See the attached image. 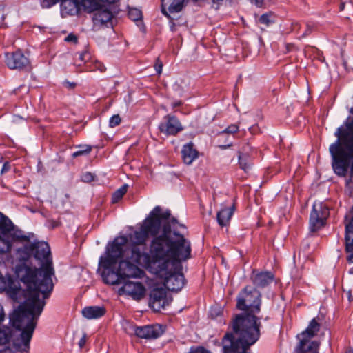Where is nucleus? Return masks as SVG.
<instances>
[{
  "label": "nucleus",
  "instance_id": "3",
  "mask_svg": "<svg viewBox=\"0 0 353 353\" xmlns=\"http://www.w3.org/2000/svg\"><path fill=\"white\" fill-rule=\"evenodd\" d=\"M179 233L172 231L169 225H165L163 234L154 237L150 246V253L147 252L146 245H132L124 254V257L130 261L148 269L152 273L162 272L161 267L165 264V259L172 256L173 248L170 246L174 241V236Z\"/></svg>",
  "mask_w": 353,
  "mask_h": 353
},
{
  "label": "nucleus",
  "instance_id": "13",
  "mask_svg": "<svg viewBox=\"0 0 353 353\" xmlns=\"http://www.w3.org/2000/svg\"><path fill=\"white\" fill-rule=\"evenodd\" d=\"M113 14L112 12L105 6H100L93 14V29L99 30L103 27H108L112 24Z\"/></svg>",
  "mask_w": 353,
  "mask_h": 353
},
{
  "label": "nucleus",
  "instance_id": "10",
  "mask_svg": "<svg viewBox=\"0 0 353 353\" xmlns=\"http://www.w3.org/2000/svg\"><path fill=\"white\" fill-rule=\"evenodd\" d=\"M122 283H123V286L119 289L120 295L125 294L137 301H139L144 297L145 288L141 283L127 280L123 281Z\"/></svg>",
  "mask_w": 353,
  "mask_h": 353
},
{
  "label": "nucleus",
  "instance_id": "55",
  "mask_svg": "<svg viewBox=\"0 0 353 353\" xmlns=\"http://www.w3.org/2000/svg\"><path fill=\"white\" fill-rule=\"evenodd\" d=\"M3 13V7L0 5V14Z\"/></svg>",
  "mask_w": 353,
  "mask_h": 353
},
{
  "label": "nucleus",
  "instance_id": "46",
  "mask_svg": "<svg viewBox=\"0 0 353 353\" xmlns=\"http://www.w3.org/2000/svg\"><path fill=\"white\" fill-rule=\"evenodd\" d=\"M86 340H87V335H86V334H83L82 338L79 341V346L80 348L83 347V346L85 345V344L86 343Z\"/></svg>",
  "mask_w": 353,
  "mask_h": 353
},
{
  "label": "nucleus",
  "instance_id": "58",
  "mask_svg": "<svg viewBox=\"0 0 353 353\" xmlns=\"http://www.w3.org/2000/svg\"><path fill=\"white\" fill-rule=\"evenodd\" d=\"M350 214H351L350 215L353 216V206H352V209Z\"/></svg>",
  "mask_w": 353,
  "mask_h": 353
},
{
  "label": "nucleus",
  "instance_id": "21",
  "mask_svg": "<svg viewBox=\"0 0 353 353\" xmlns=\"http://www.w3.org/2000/svg\"><path fill=\"white\" fill-rule=\"evenodd\" d=\"M255 150L252 149L249 145L243 148V151L239 152V163L240 168L248 172L251 167V157Z\"/></svg>",
  "mask_w": 353,
  "mask_h": 353
},
{
  "label": "nucleus",
  "instance_id": "56",
  "mask_svg": "<svg viewBox=\"0 0 353 353\" xmlns=\"http://www.w3.org/2000/svg\"><path fill=\"white\" fill-rule=\"evenodd\" d=\"M230 146V145H228V147ZM221 148H223V149H225L227 148V146L225 145H223V146H221Z\"/></svg>",
  "mask_w": 353,
  "mask_h": 353
},
{
  "label": "nucleus",
  "instance_id": "37",
  "mask_svg": "<svg viewBox=\"0 0 353 353\" xmlns=\"http://www.w3.org/2000/svg\"><path fill=\"white\" fill-rule=\"evenodd\" d=\"M239 127L236 124H232L225 129L221 134H234L239 131Z\"/></svg>",
  "mask_w": 353,
  "mask_h": 353
},
{
  "label": "nucleus",
  "instance_id": "24",
  "mask_svg": "<svg viewBox=\"0 0 353 353\" xmlns=\"http://www.w3.org/2000/svg\"><path fill=\"white\" fill-rule=\"evenodd\" d=\"M181 156L183 162L190 165L199 157V152L194 148V144L190 142L183 146Z\"/></svg>",
  "mask_w": 353,
  "mask_h": 353
},
{
  "label": "nucleus",
  "instance_id": "30",
  "mask_svg": "<svg viewBox=\"0 0 353 353\" xmlns=\"http://www.w3.org/2000/svg\"><path fill=\"white\" fill-rule=\"evenodd\" d=\"M147 232L141 226L139 231H136L134 234V245H145V241L148 237Z\"/></svg>",
  "mask_w": 353,
  "mask_h": 353
},
{
  "label": "nucleus",
  "instance_id": "59",
  "mask_svg": "<svg viewBox=\"0 0 353 353\" xmlns=\"http://www.w3.org/2000/svg\"><path fill=\"white\" fill-rule=\"evenodd\" d=\"M347 353H353V352H352V351H350V352H347Z\"/></svg>",
  "mask_w": 353,
  "mask_h": 353
},
{
  "label": "nucleus",
  "instance_id": "5",
  "mask_svg": "<svg viewBox=\"0 0 353 353\" xmlns=\"http://www.w3.org/2000/svg\"><path fill=\"white\" fill-rule=\"evenodd\" d=\"M174 239L176 243H172L170 247L173 248L172 252L176 254L173 253L165 259L166 263L161 267L163 269L162 272L154 274L163 280V284L168 290L177 292L185 283L184 276L181 272V263L191 258L192 248L190 241L183 234L179 233Z\"/></svg>",
  "mask_w": 353,
  "mask_h": 353
},
{
  "label": "nucleus",
  "instance_id": "32",
  "mask_svg": "<svg viewBox=\"0 0 353 353\" xmlns=\"http://www.w3.org/2000/svg\"><path fill=\"white\" fill-rule=\"evenodd\" d=\"M127 185H124L114 192L112 196V202L115 203L118 202L126 193Z\"/></svg>",
  "mask_w": 353,
  "mask_h": 353
},
{
  "label": "nucleus",
  "instance_id": "28",
  "mask_svg": "<svg viewBox=\"0 0 353 353\" xmlns=\"http://www.w3.org/2000/svg\"><path fill=\"white\" fill-rule=\"evenodd\" d=\"M100 6L101 5L97 0H79L80 11L94 13Z\"/></svg>",
  "mask_w": 353,
  "mask_h": 353
},
{
  "label": "nucleus",
  "instance_id": "39",
  "mask_svg": "<svg viewBox=\"0 0 353 353\" xmlns=\"http://www.w3.org/2000/svg\"><path fill=\"white\" fill-rule=\"evenodd\" d=\"M314 24L310 23H307L306 30H305V32H303V34L301 35V37L303 38V37H305L308 36L309 34H310L311 32H312V30H314Z\"/></svg>",
  "mask_w": 353,
  "mask_h": 353
},
{
  "label": "nucleus",
  "instance_id": "51",
  "mask_svg": "<svg viewBox=\"0 0 353 353\" xmlns=\"http://www.w3.org/2000/svg\"><path fill=\"white\" fill-rule=\"evenodd\" d=\"M4 312L2 306L0 305V322L4 319Z\"/></svg>",
  "mask_w": 353,
  "mask_h": 353
},
{
  "label": "nucleus",
  "instance_id": "53",
  "mask_svg": "<svg viewBox=\"0 0 353 353\" xmlns=\"http://www.w3.org/2000/svg\"><path fill=\"white\" fill-rule=\"evenodd\" d=\"M347 294H348V299H349L350 301H351L352 300V294H351V291L350 290H349L347 292Z\"/></svg>",
  "mask_w": 353,
  "mask_h": 353
},
{
  "label": "nucleus",
  "instance_id": "2",
  "mask_svg": "<svg viewBox=\"0 0 353 353\" xmlns=\"http://www.w3.org/2000/svg\"><path fill=\"white\" fill-rule=\"evenodd\" d=\"M261 297L260 292L250 286L244 288L239 294L236 307L245 313L236 315L231 321V330L222 340L224 353H248L259 339L261 323L255 314L260 312Z\"/></svg>",
  "mask_w": 353,
  "mask_h": 353
},
{
  "label": "nucleus",
  "instance_id": "57",
  "mask_svg": "<svg viewBox=\"0 0 353 353\" xmlns=\"http://www.w3.org/2000/svg\"><path fill=\"white\" fill-rule=\"evenodd\" d=\"M343 8H344V4H343V3H342V4L341 5V10H343Z\"/></svg>",
  "mask_w": 353,
  "mask_h": 353
},
{
  "label": "nucleus",
  "instance_id": "6",
  "mask_svg": "<svg viewBox=\"0 0 353 353\" xmlns=\"http://www.w3.org/2000/svg\"><path fill=\"white\" fill-rule=\"evenodd\" d=\"M34 259L39 261V268L42 279L40 283V292L42 299H48L54 288L52 276L54 275L52 260L48 244L46 242L31 243Z\"/></svg>",
  "mask_w": 353,
  "mask_h": 353
},
{
  "label": "nucleus",
  "instance_id": "23",
  "mask_svg": "<svg viewBox=\"0 0 353 353\" xmlns=\"http://www.w3.org/2000/svg\"><path fill=\"white\" fill-rule=\"evenodd\" d=\"M101 276L103 281L107 284L117 285L123 283V279L119 274V270L117 272L111 270V268H103Z\"/></svg>",
  "mask_w": 353,
  "mask_h": 353
},
{
  "label": "nucleus",
  "instance_id": "15",
  "mask_svg": "<svg viewBox=\"0 0 353 353\" xmlns=\"http://www.w3.org/2000/svg\"><path fill=\"white\" fill-rule=\"evenodd\" d=\"M164 330L159 324L137 327L134 328L135 334L142 339H154L163 334Z\"/></svg>",
  "mask_w": 353,
  "mask_h": 353
},
{
  "label": "nucleus",
  "instance_id": "35",
  "mask_svg": "<svg viewBox=\"0 0 353 353\" xmlns=\"http://www.w3.org/2000/svg\"><path fill=\"white\" fill-rule=\"evenodd\" d=\"M121 122V119L119 114L113 115L109 121V126L110 128H114L119 125Z\"/></svg>",
  "mask_w": 353,
  "mask_h": 353
},
{
  "label": "nucleus",
  "instance_id": "43",
  "mask_svg": "<svg viewBox=\"0 0 353 353\" xmlns=\"http://www.w3.org/2000/svg\"><path fill=\"white\" fill-rule=\"evenodd\" d=\"M189 353H210L202 347H198L195 349L192 348Z\"/></svg>",
  "mask_w": 353,
  "mask_h": 353
},
{
  "label": "nucleus",
  "instance_id": "54",
  "mask_svg": "<svg viewBox=\"0 0 353 353\" xmlns=\"http://www.w3.org/2000/svg\"><path fill=\"white\" fill-rule=\"evenodd\" d=\"M99 69L100 70V71H101V72H103V71H105V68L104 67V65H101L99 67Z\"/></svg>",
  "mask_w": 353,
  "mask_h": 353
},
{
  "label": "nucleus",
  "instance_id": "8",
  "mask_svg": "<svg viewBox=\"0 0 353 353\" xmlns=\"http://www.w3.org/2000/svg\"><path fill=\"white\" fill-rule=\"evenodd\" d=\"M128 243L125 236H118L109 245L105 251V256H101L99 260V265L101 268H111L116 264L121 256L124 257L126 250H123Z\"/></svg>",
  "mask_w": 353,
  "mask_h": 353
},
{
  "label": "nucleus",
  "instance_id": "38",
  "mask_svg": "<svg viewBox=\"0 0 353 353\" xmlns=\"http://www.w3.org/2000/svg\"><path fill=\"white\" fill-rule=\"evenodd\" d=\"M270 18V14H267V13L263 14L260 17L259 22L263 24H265L266 26H268L272 22Z\"/></svg>",
  "mask_w": 353,
  "mask_h": 353
},
{
  "label": "nucleus",
  "instance_id": "49",
  "mask_svg": "<svg viewBox=\"0 0 353 353\" xmlns=\"http://www.w3.org/2000/svg\"><path fill=\"white\" fill-rule=\"evenodd\" d=\"M173 89L176 91H182L183 90L181 86L177 83H175L173 85Z\"/></svg>",
  "mask_w": 353,
  "mask_h": 353
},
{
  "label": "nucleus",
  "instance_id": "48",
  "mask_svg": "<svg viewBox=\"0 0 353 353\" xmlns=\"http://www.w3.org/2000/svg\"><path fill=\"white\" fill-rule=\"evenodd\" d=\"M251 2L256 6L261 8L263 6V0H251Z\"/></svg>",
  "mask_w": 353,
  "mask_h": 353
},
{
  "label": "nucleus",
  "instance_id": "12",
  "mask_svg": "<svg viewBox=\"0 0 353 353\" xmlns=\"http://www.w3.org/2000/svg\"><path fill=\"white\" fill-rule=\"evenodd\" d=\"M5 57L6 63L10 69L22 70L30 65L28 57L21 50L6 53Z\"/></svg>",
  "mask_w": 353,
  "mask_h": 353
},
{
  "label": "nucleus",
  "instance_id": "34",
  "mask_svg": "<svg viewBox=\"0 0 353 353\" xmlns=\"http://www.w3.org/2000/svg\"><path fill=\"white\" fill-rule=\"evenodd\" d=\"M128 16L130 19L136 21L141 19L142 13L139 9L130 8L128 11Z\"/></svg>",
  "mask_w": 353,
  "mask_h": 353
},
{
  "label": "nucleus",
  "instance_id": "36",
  "mask_svg": "<svg viewBox=\"0 0 353 353\" xmlns=\"http://www.w3.org/2000/svg\"><path fill=\"white\" fill-rule=\"evenodd\" d=\"M60 1L61 0H41V6L43 8H50Z\"/></svg>",
  "mask_w": 353,
  "mask_h": 353
},
{
  "label": "nucleus",
  "instance_id": "25",
  "mask_svg": "<svg viewBox=\"0 0 353 353\" xmlns=\"http://www.w3.org/2000/svg\"><path fill=\"white\" fill-rule=\"evenodd\" d=\"M234 209L235 207L233 205L230 208H224L217 212L216 219L220 226L223 227L228 225Z\"/></svg>",
  "mask_w": 353,
  "mask_h": 353
},
{
  "label": "nucleus",
  "instance_id": "16",
  "mask_svg": "<svg viewBox=\"0 0 353 353\" xmlns=\"http://www.w3.org/2000/svg\"><path fill=\"white\" fill-rule=\"evenodd\" d=\"M118 270L123 281H127L126 278L137 277L143 273L136 263L127 259L120 261Z\"/></svg>",
  "mask_w": 353,
  "mask_h": 353
},
{
  "label": "nucleus",
  "instance_id": "40",
  "mask_svg": "<svg viewBox=\"0 0 353 353\" xmlns=\"http://www.w3.org/2000/svg\"><path fill=\"white\" fill-rule=\"evenodd\" d=\"M81 180L86 183L91 182L94 180V175L90 172H85L82 174Z\"/></svg>",
  "mask_w": 353,
  "mask_h": 353
},
{
  "label": "nucleus",
  "instance_id": "1",
  "mask_svg": "<svg viewBox=\"0 0 353 353\" xmlns=\"http://www.w3.org/2000/svg\"><path fill=\"white\" fill-rule=\"evenodd\" d=\"M17 259L19 264L15 268L16 274L26 286V300L18 307L10 321L14 327L21 330L20 338L14 341L13 345L16 350L24 353L29 350L30 341L46 302L45 299L40 298L42 278L39 269L32 265L34 256L31 243H28L17 250Z\"/></svg>",
  "mask_w": 353,
  "mask_h": 353
},
{
  "label": "nucleus",
  "instance_id": "45",
  "mask_svg": "<svg viewBox=\"0 0 353 353\" xmlns=\"http://www.w3.org/2000/svg\"><path fill=\"white\" fill-rule=\"evenodd\" d=\"M63 85L65 87H66L68 89H70V90L74 89L77 85V84L75 83L69 82L68 81H65L63 82Z\"/></svg>",
  "mask_w": 353,
  "mask_h": 353
},
{
  "label": "nucleus",
  "instance_id": "47",
  "mask_svg": "<svg viewBox=\"0 0 353 353\" xmlns=\"http://www.w3.org/2000/svg\"><path fill=\"white\" fill-rule=\"evenodd\" d=\"M300 28H301V26H300L299 23L294 22V23H292V31L296 32H299V31L300 30Z\"/></svg>",
  "mask_w": 353,
  "mask_h": 353
},
{
  "label": "nucleus",
  "instance_id": "11",
  "mask_svg": "<svg viewBox=\"0 0 353 353\" xmlns=\"http://www.w3.org/2000/svg\"><path fill=\"white\" fill-rule=\"evenodd\" d=\"M172 300V298L167 296L166 291L162 288H154L150 292V306L156 312L165 308Z\"/></svg>",
  "mask_w": 353,
  "mask_h": 353
},
{
  "label": "nucleus",
  "instance_id": "50",
  "mask_svg": "<svg viewBox=\"0 0 353 353\" xmlns=\"http://www.w3.org/2000/svg\"><path fill=\"white\" fill-rule=\"evenodd\" d=\"M182 104H183V103H182L181 101H177L174 102L172 104V106L173 108H175L176 107L181 106Z\"/></svg>",
  "mask_w": 353,
  "mask_h": 353
},
{
  "label": "nucleus",
  "instance_id": "19",
  "mask_svg": "<svg viewBox=\"0 0 353 353\" xmlns=\"http://www.w3.org/2000/svg\"><path fill=\"white\" fill-rule=\"evenodd\" d=\"M60 3L62 17L74 16L80 12L79 0H61Z\"/></svg>",
  "mask_w": 353,
  "mask_h": 353
},
{
  "label": "nucleus",
  "instance_id": "9",
  "mask_svg": "<svg viewBox=\"0 0 353 353\" xmlns=\"http://www.w3.org/2000/svg\"><path fill=\"white\" fill-rule=\"evenodd\" d=\"M329 214V209L325 204L315 202L310 218L311 230L316 231L323 227Z\"/></svg>",
  "mask_w": 353,
  "mask_h": 353
},
{
  "label": "nucleus",
  "instance_id": "33",
  "mask_svg": "<svg viewBox=\"0 0 353 353\" xmlns=\"http://www.w3.org/2000/svg\"><path fill=\"white\" fill-rule=\"evenodd\" d=\"M92 150V147L89 145H79V150L72 154L73 157L88 154Z\"/></svg>",
  "mask_w": 353,
  "mask_h": 353
},
{
  "label": "nucleus",
  "instance_id": "52",
  "mask_svg": "<svg viewBox=\"0 0 353 353\" xmlns=\"http://www.w3.org/2000/svg\"><path fill=\"white\" fill-rule=\"evenodd\" d=\"M7 170H8L7 165H6V164H4L3 168H2L1 172L3 173V172L7 171Z\"/></svg>",
  "mask_w": 353,
  "mask_h": 353
},
{
  "label": "nucleus",
  "instance_id": "18",
  "mask_svg": "<svg viewBox=\"0 0 353 353\" xmlns=\"http://www.w3.org/2000/svg\"><path fill=\"white\" fill-rule=\"evenodd\" d=\"M299 343L296 348V353H318L319 343L311 339L297 336Z\"/></svg>",
  "mask_w": 353,
  "mask_h": 353
},
{
  "label": "nucleus",
  "instance_id": "29",
  "mask_svg": "<svg viewBox=\"0 0 353 353\" xmlns=\"http://www.w3.org/2000/svg\"><path fill=\"white\" fill-rule=\"evenodd\" d=\"M14 229L12 221L0 212V232L2 234L9 233Z\"/></svg>",
  "mask_w": 353,
  "mask_h": 353
},
{
  "label": "nucleus",
  "instance_id": "20",
  "mask_svg": "<svg viewBox=\"0 0 353 353\" xmlns=\"http://www.w3.org/2000/svg\"><path fill=\"white\" fill-rule=\"evenodd\" d=\"M161 10L163 14L168 18H170V15L166 10V6L170 13H176L182 10L184 7L185 0H161Z\"/></svg>",
  "mask_w": 353,
  "mask_h": 353
},
{
  "label": "nucleus",
  "instance_id": "14",
  "mask_svg": "<svg viewBox=\"0 0 353 353\" xmlns=\"http://www.w3.org/2000/svg\"><path fill=\"white\" fill-rule=\"evenodd\" d=\"M159 130L166 136L176 135L183 130V127L175 116L167 114L164 117V121L159 124Z\"/></svg>",
  "mask_w": 353,
  "mask_h": 353
},
{
  "label": "nucleus",
  "instance_id": "31",
  "mask_svg": "<svg viewBox=\"0 0 353 353\" xmlns=\"http://www.w3.org/2000/svg\"><path fill=\"white\" fill-rule=\"evenodd\" d=\"M8 234L0 232V254L6 253L10 249L11 244Z\"/></svg>",
  "mask_w": 353,
  "mask_h": 353
},
{
  "label": "nucleus",
  "instance_id": "44",
  "mask_svg": "<svg viewBox=\"0 0 353 353\" xmlns=\"http://www.w3.org/2000/svg\"><path fill=\"white\" fill-rule=\"evenodd\" d=\"M77 40H78L77 37L76 35L73 34H70L65 39V41H67V42H73L74 43H76L77 42Z\"/></svg>",
  "mask_w": 353,
  "mask_h": 353
},
{
  "label": "nucleus",
  "instance_id": "41",
  "mask_svg": "<svg viewBox=\"0 0 353 353\" xmlns=\"http://www.w3.org/2000/svg\"><path fill=\"white\" fill-rule=\"evenodd\" d=\"M154 68L157 72L160 74L162 72V68H163V63L159 60V59H157Z\"/></svg>",
  "mask_w": 353,
  "mask_h": 353
},
{
  "label": "nucleus",
  "instance_id": "27",
  "mask_svg": "<svg viewBox=\"0 0 353 353\" xmlns=\"http://www.w3.org/2000/svg\"><path fill=\"white\" fill-rule=\"evenodd\" d=\"M321 324L317 321L316 318H314L310 322L307 327L298 336L312 339L319 332Z\"/></svg>",
  "mask_w": 353,
  "mask_h": 353
},
{
  "label": "nucleus",
  "instance_id": "42",
  "mask_svg": "<svg viewBox=\"0 0 353 353\" xmlns=\"http://www.w3.org/2000/svg\"><path fill=\"white\" fill-rule=\"evenodd\" d=\"M8 341V337L7 334L0 330V345L5 344Z\"/></svg>",
  "mask_w": 353,
  "mask_h": 353
},
{
  "label": "nucleus",
  "instance_id": "22",
  "mask_svg": "<svg viewBox=\"0 0 353 353\" xmlns=\"http://www.w3.org/2000/svg\"><path fill=\"white\" fill-rule=\"evenodd\" d=\"M251 279L256 287L264 288L272 282L274 276L269 272H256L253 271Z\"/></svg>",
  "mask_w": 353,
  "mask_h": 353
},
{
  "label": "nucleus",
  "instance_id": "26",
  "mask_svg": "<svg viewBox=\"0 0 353 353\" xmlns=\"http://www.w3.org/2000/svg\"><path fill=\"white\" fill-rule=\"evenodd\" d=\"M105 309L100 306L86 307L82 310L83 316L88 319H97L103 316Z\"/></svg>",
  "mask_w": 353,
  "mask_h": 353
},
{
  "label": "nucleus",
  "instance_id": "4",
  "mask_svg": "<svg viewBox=\"0 0 353 353\" xmlns=\"http://www.w3.org/2000/svg\"><path fill=\"white\" fill-rule=\"evenodd\" d=\"M350 112L353 114V106ZM337 140L330 145L329 150L332 157V168L339 176H345L350 170V179L346 181L353 188V119H347L334 133Z\"/></svg>",
  "mask_w": 353,
  "mask_h": 353
},
{
  "label": "nucleus",
  "instance_id": "60",
  "mask_svg": "<svg viewBox=\"0 0 353 353\" xmlns=\"http://www.w3.org/2000/svg\"><path fill=\"white\" fill-rule=\"evenodd\" d=\"M352 272H353V270H350V273H352Z\"/></svg>",
  "mask_w": 353,
  "mask_h": 353
},
{
  "label": "nucleus",
  "instance_id": "7",
  "mask_svg": "<svg viewBox=\"0 0 353 353\" xmlns=\"http://www.w3.org/2000/svg\"><path fill=\"white\" fill-rule=\"evenodd\" d=\"M170 216V211L167 210L162 212V209L160 206H156L150 213L148 217L143 221L141 226L143 228L145 231L147 232V234L149 236H153L155 237L157 236V234L159 232L162 225L163 230L165 225H169L172 232L174 231L179 233L176 231V225L178 224L177 220L172 218L170 223L168 222ZM163 234V232L161 235Z\"/></svg>",
  "mask_w": 353,
  "mask_h": 353
},
{
  "label": "nucleus",
  "instance_id": "17",
  "mask_svg": "<svg viewBox=\"0 0 353 353\" xmlns=\"http://www.w3.org/2000/svg\"><path fill=\"white\" fill-rule=\"evenodd\" d=\"M345 251L347 254V260L353 263V216H345Z\"/></svg>",
  "mask_w": 353,
  "mask_h": 353
}]
</instances>
